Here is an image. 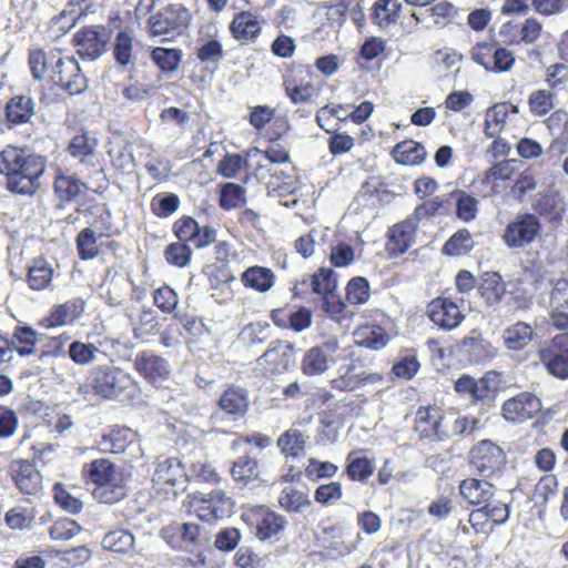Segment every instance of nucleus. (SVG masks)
I'll return each mask as SVG.
<instances>
[{"instance_id":"1","label":"nucleus","mask_w":568,"mask_h":568,"mask_svg":"<svg viewBox=\"0 0 568 568\" xmlns=\"http://www.w3.org/2000/svg\"><path fill=\"white\" fill-rule=\"evenodd\" d=\"M134 385L131 375L112 363L93 366L87 381L79 385L78 394L84 399L97 395L103 399H115Z\"/></svg>"},{"instance_id":"2","label":"nucleus","mask_w":568,"mask_h":568,"mask_svg":"<svg viewBox=\"0 0 568 568\" xmlns=\"http://www.w3.org/2000/svg\"><path fill=\"white\" fill-rule=\"evenodd\" d=\"M468 460L483 478H493L501 475L507 457L498 444L490 439H481L470 448Z\"/></svg>"},{"instance_id":"3","label":"nucleus","mask_w":568,"mask_h":568,"mask_svg":"<svg viewBox=\"0 0 568 568\" xmlns=\"http://www.w3.org/2000/svg\"><path fill=\"white\" fill-rule=\"evenodd\" d=\"M514 160H503L487 169L483 176L475 181L477 195L481 199L506 197L515 174Z\"/></svg>"},{"instance_id":"4","label":"nucleus","mask_w":568,"mask_h":568,"mask_svg":"<svg viewBox=\"0 0 568 568\" xmlns=\"http://www.w3.org/2000/svg\"><path fill=\"white\" fill-rule=\"evenodd\" d=\"M445 419V410L439 405H420L415 413L413 429L420 440L442 442L449 437Z\"/></svg>"},{"instance_id":"5","label":"nucleus","mask_w":568,"mask_h":568,"mask_svg":"<svg viewBox=\"0 0 568 568\" xmlns=\"http://www.w3.org/2000/svg\"><path fill=\"white\" fill-rule=\"evenodd\" d=\"M185 507L199 520L211 523L229 513L232 501L222 490H212L209 494L195 493L189 495Z\"/></svg>"},{"instance_id":"6","label":"nucleus","mask_w":568,"mask_h":568,"mask_svg":"<svg viewBox=\"0 0 568 568\" xmlns=\"http://www.w3.org/2000/svg\"><path fill=\"white\" fill-rule=\"evenodd\" d=\"M542 232L535 213H518L505 227L501 239L509 248H521L534 243Z\"/></svg>"},{"instance_id":"7","label":"nucleus","mask_w":568,"mask_h":568,"mask_svg":"<svg viewBox=\"0 0 568 568\" xmlns=\"http://www.w3.org/2000/svg\"><path fill=\"white\" fill-rule=\"evenodd\" d=\"M470 59L486 71L494 73L511 70L516 61L514 52L496 41L477 42L470 49Z\"/></svg>"},{"instance_id":"8","label":"nucleus","mask_w":568,"mask_h":568,"mask_svg":"<svg viewBox=\"0 0 568 568\" xmlns=\"http://www.w3.org/2000/svg\"><path fill=\"white\" fill-rule=\"evenodd\" d=\"M345 351L336 336H328L320 345L312 346L304 353L301 371L306 376L322 375L327 371L329 363H336V356Z\"/></svg>"},{"instance_id":"9","label":"nucleus","mask_w":568,"mask_h":568,"mask_svg":"<svg viewBox=\"0 0 568 568\" xmlns=\"http://www.w3.org/2000/svg\"><path fill=\"white\" fill-rule=\"evenodd\" d=\"M498 382L495 372H487L478 379L464 374L455 382L454 389L459 396L469 398L471 404L484 403L494 399Z\"/></svg>"},{"instance_id":"10","label":"nucleus","mask_w":568,"mask_h":568,"mask_svg":"<svg viewBox=\"0 0 568 568\" xmlns=\"http://www.w3.org/2000/svg\"><path fill=\"white\" fill-rule=\"evenodd\" d=\"M189 20V11L182 4H170L150 18V32L173 38L186 29Z\"/></svg>"},{"instance_id":"11","label":"nucleus","mask_w":568,"mask_h":568,"mask_svg":"<svg viewBox=\"0 0 568 568\" xmlns=\"http://www.w3.org/2000/svg\"><path fill=\"white\" fill-rule=\"evenodd\" d=\"M98 445L104 453L123 454L130 458H136L142 454L138 433L125 426L110 429L102 435Z\"/></svg>"},{"instance_id":"12","label":"nucleus","mask_w":568,"mask_h":568,"mask_svg":"<svg viewBox=\"0 0 568 568\" xmlns=\"http://www.w3.org/2000/svg\"><path fill=\"white\" fill-rule=\"evenodd\" d=\"M50 78L71 95L80 94L88 88V80L73 57L58 58Z\"/></svg>"},{"instance_id":"13","label":"nucleus","mask_w":568,"mask_h":568,"mask_svg":"<svg viewBox=\"0 0 568 568\" xmlns=\"http://www.w3.org/2000/svg\"><path fill=\"white\" fill-rule=\"evenodd\" d=\"M109 39L110 32L105 27L88 26L74 34L73 42L81 58L95 60L105 51Z\"/></svg>"},{"instance_id":"14","label":"nucleus","mask_w":568,"mask_h":568,"mask_svg":"<svg viewBox=\"0 0 568 568\" xmlns=\"http://www.w3.org/2000/svg\"><path fill=\"white\" fill-rule=\"evenodd\" d=\"M542 408L540 398L531 392H521L506 399L501 405L503 417L513 423L534 418Z\"/></svg>"},{"instance_id":"15","label":"nucleus","mask_w":568,"mask_h":568,"mask_svg":"<svg viewBox=\"0 0 568 568\" xmlns=\"http://www.w3.org/2000/svg\"><path fill=\"white\" fill-rule=\"evenodd\" d=\"M45 170V159L41 155L24 154L17 178L8 181L10 191L20 194H30L36 191L37 181Z\"/></svg>"},{"instance_id":"16","label":"nucleus","mask_w":568,"mask_h":568,"mask_svg":"<svg viewBox=\"0 0 568 568\" xmlns=\"http://www.w3.org/2000/svg\"><path fill=\"white\" fill-rule=\"evenodd\" d=\"M428 318L443 329H454L462 324L465 315L460 305L445 296L433 298L426 306Z\"/></svg>"},{"instance_id":"17","label":"nucleus","mask_w":568,"mask_h":568,"mask_svg":"<svg viewBox=\"0 0 568 568\" xmlns=\"http://www.w3.org/2000/svg\"><path fill=\"white\" fill-rule=\"evenodd\" d=\"M135 371L149 383L161 386L169 379L171 367L168 361L152 351H140L133 362Z\"/></svg>"},{"instance_id":"18","label":"nucleus","mask_w":568,"mask_h":568,"mask_svg":"<svg viewBox=\"0 0 568 568\" xmlns=\"http://www.w3.org/2000/svg\"><path fill=\"white\" fill-rule=\"evenodd\" d=\"M509 506L505 503L489 501L479 508L473 509L468 516V523L475 532H488L498 525L506 523L509 518Z\"/></svg>"},{"instance_id":"19","label":"nucleus","mask_w":568,"mask_h":568,"mask_svg":"<svg viewBox=\"0 0 568 568\" xmlns=\"http://www.w3.org/2000/svg\"><path fill=\"white\" fill-rule=\"evenodd\" d=\"M153 481L161 489L174 495L185 488L187 481L186 467L176 458H165L158 463Z\"/></svg>"},{"instance_id":"20","label":"nucleus","mask_w":568,"mask_h":568,"mask_svg":"<svg viewBox=\"0 0 568 568\" xmlns=\"http://www.w3.org/2000/svg\"><path fill=\"white\" fill-rule=\"evenodd\" d=\"M549 132L555 135L547 148L550 158H560L568 152V112L564 109L552 111L544 121Z\"/></svg>"},{"instance_id":"21","label":"nucleus","mask_w":568,"mask_h":568,"mask_svg":"<svg viewBox=\"0 0 568 568\" xmlns=\"http://www.w3.org/2000/svg\"><path fill=\"white\" fill-rule=\"evenodd\" d=\"M241 518L250 529H256V532H280L285 529L286 525L283 516L263 506L246 508Z\"/></svg>"},{"instance_id":"22","label":"nucleus","mask_w":568,"mask_h":568,"mask_svg":"<svg viewBox=\"0 0 568 568\" xmlns=\"http://www.w3.org/2000/svg\"><path fill=\"white\" fill-rule=\"evenodd\" d=\"M294 345L286 341H273L257 358V364L265 366L268 373H283L293 362Z\"/></svg>"},{"instance_id":"23","label":"nucleus","mask_w":568,"mask_h":568,"mask_svg":"<svg viewBox=\"0 0 568 568\" xmlns=\"http://www.w3.org/2000/svg\"><path fill=\"white\" fill-rule=\"evenodd\" d=\"M12 479L24 495L38 496L43 489L40 471L28 460H17L11 466Z\"/></svg>"},{"instance_id":"24","label":"nucleus","mask_w":568,"mask_h":568,"mask_svg":"<svg viewBox=\"0 0 568 568\" xmlns=\"http://www.w3.org/2000/svg\"><path fill=\"white\" fill-rule=\"evenodd\" d=\"M337 287L336 274L331 268H320L313 275H304L302 281L294 285L295 295L305 293L308 288L322 297Z\"/></svg>"},{"instance_id":"25","label":"nucleus","mask_w":568,"mask_h":568,"mask_svg":"<svg viewBox=\"0 0 568 568\" xmlns=\"http://www.w3.org/2000/svg\"><path fill=\"white\" fill-rule=\"evenodd\" d=\"M84 306L85 303L81 298H72L63 304L54 305L48 316L42 318L41 324L47 328L72 324L82 315Z\"/></svg>"},{"instance_id":"26","label":"nucleus","mask_w":568,"mask_h":568,"mask_svg":"<svg viewBox=\"0 0 568 568\" xmlns=\"http://www.w3.org/2000/svg\"><path fill=\"white\" fill-rule=\"evenodd\" d=\"M458 490L469 505L481 507L493 499L496 488L485 479L468 477L459 483Z\"/></svg>"},{"instance_id":"27","label":"nucleus","mask_w":568,"mask_h":568,"mask_svg":"<svg viewBox=\"0 0 568 568\" xmlns=\"http://www.w3.org/2000/svg\"><path fill=\"white\" fill-rule=\"evenodd\" d=\"M518 113V106L510 102L495 103L485 113L483 133L486 138H497L505 130L509 114Z\"/></svg>"},{"instance_id":"28","label":"nucleus","mask_w":568,"mask_h":568,"mask_svg":"<svg viewBox=\"0 0 568 568\" xmlns=\"http://www.w3.org/2000/svg\"><path fill=\"white\" fill-rule=\"evenodd\" d=\"M44 557L54 561L61 568H71L84 564L91 556V551L85 546L72 548H59L48 546L42 551Z\"/></svg>"},{"instance_id":"29","label":"nucleus","mask_w":568,"mask_h":568,"mask_svg":"<svg viewBox=\"0 0 568 568\" xmlns=\"http://www.w3.org/2000/svg\"><path fill=\"white\" fill-rule=\"evenodd\" d=\"M480 298L488 305L495 306L500 303L506 293V284L498 272H484L477 285Z\"/></svg>"},{"instance_id":"30","label":"nucleus","mask_w":568,"mask_h":568,"mask_svg":"<svg viewBox=\"0 0 568 568\" xmlns=\"http://www.w3.org/2000/svg\"><path fill=\"white\" fill-rule=\"evenodd\" d=\"M250 406L248 392L245 388L227 387L219 399V407L234 418L244 416Z\"/></svg>"},{"instance_id":"31","label":"nucleus","mask_w":568,"mask_h":568,"mask_svg":"<svg viewBox=\"0 0 568 568\" xmlns=\"http://www.w3.org/2000/svg\"><path fill=\"white\" fill-rule=\"evenodd\" d=\"M537 355L548 374L559 379L568 378V354L548 343L538 349Z\"/></svg>"},{"instance_id":"32","label":"nucleus","mask_w":568,"mask_h":568,"mask_svg":"<svg viewBox=\"0 0 568 568\" xmlns=\"http://www.w3.org/2000/svg\"><path fill=\"white\" fill-rule=\"evenodd\" d=\"M534 327L524 321H517L504 329L503 342L507 349L519 352L525 349L535 338Z\"/></svg>"},{"instance_id":"33","label":"nucleus","mask_w":568,"mask_h":568,"mask_svg":"<svg viewBox=\"0 0 568 568\" xmlns=\"http://www.w3.org/2000/svg\"><path fill=\"white\" fill-rule=\"evenodd\" d=\"M36 114V102L24 94L13 95L6 105V115L12 124H23L31 121Z\"/></svg>"},{"instance_id":"34","label":"nucleus","mask_w":568,"mask_h":568,"mask_svg":"<svg viewBox=\"0 0 568 568\" xmlns=\"http://www.w3.org/2000/svg\"><path fill=\"white\" fill-rule=\"evenodd\" d=\"M54 270L44 258H36L28 266L27 282L33 291H44L52 287Z\"/></svg>"},{"instance_id":"35","label":"nucleus","mask_w":568,"mask_h":568,"mask_svg":"<svg viewBox=\"0 0 568 568\" xmlns=\"http://www.w3.org/2000/svg\"><path fill=\"white\" fill-rule=\"evenodd\" d=\"M102 288L105 291L108 303L116 306L122 304L129 291L134 288V285L126 276L118 273L111 275L108 272Z\"/></svg>"},{"instance_id":"36","label":"nucleus","mask_w":568,"mask_h":568,"mask_svg":"<svg viewBox=\"0 0 568 568\" xmlns=\"http://www.w3.org/2000/svg\"><path fill=\"white\" fill-rule=\"evenodd\" d=\"M393 158L402 165H419L426 158V150L419 142L405 140L393 146Z\"/></svg>"},{"instance_id":"37","label":"nucleus","mask_w":568,"mask_h":568,"mask_svg":"<svg viewBox=\"0 0 568 568\" xmlns=\"http://www.w3.org/2000/svg\"><path fill=\"white\" fill-rule=\"evenodd\" d=\"M475 247V241L469 230H457L443 245L442 253L450 257L468 255Z\"/></svg>"},{"instance_id":"38","label":"nucleus","mask_w":568,"mask_h":568,"mask_svg":"<svg viewBox=\"0 0 568 568\" xmlns=\"http://www.w3.org/2000/svg\"><path fill=\"white\" fill-rule=\"evenodd\" d=\"M532 209L539 216L547 219L550 223L561 222L565 212L564 205L556 193L540 194L534 202Z\"/></svg>"},{"instance_id":"39","label":"nucleus","mask_w":568,"mask_h":568,"mask_svg":"<svg viewBox=\"0 0 568 568\" xmlns=\"http://www.w3.org/2000/svg\"><path fill=\"white\" fill-rule=\"evenodd\" d=\"M230 29L234 38L246 42L257 37L261 24L251 12H241L233 19Z\"/></svg>"},{"instance_id":"40","label":"nucleus","mask_w":568,"mask_h":568,"mask_svg":"<svg viewBox=\"0 0 568 568\" xmlns=\"http://www.w3.org/2000/svg\"><path fill=\"white\" fill-rule=\"evenodd\" d=\"M308 436L300 429L290 428L278 437L277 446L286 457H297L304 452Z\"/></svg>"},{"instance_id":"41","label":"nucleus","mask_w":568,"mask_h":568,"mask_svg":"<svg viewBox=\"0 0 568 568\" xmlns=\"http://www.w3.org/2000/svg\"><path fill=\"white\" fill-rule=\"evenodd\" d=\"M243 284L258 292H267L274 285V274L270 268L252 266L243 272Z\"/></svg>"},{"instance_id":"42","label":"nucleus","mask_w":568,"mask_h":568,"mask_svg":"<svg viewBox=\"0 0 568 568\" xmlns=\"http://www.w3.org/2000/svg\"><path fill=\"white\" fill-rule=\"evenodd\" d=\"M9 342L13 352L21 356H30L34 354L38 343L37 332L30 326H17Z\"/></svg>"},{"instance_id":"43","label":"nucleus","mask_w":568,"mask_h":568,"mask_svg":"<svg viewBox=\"0 0 568 568\" xmlns=\"http://www.w3.org/2000/svg\"><path fill=\"white\" fill-rule=\"evenodd\" d=\"M449 196L455 200L457 219L470 222L478 214V200L464 190H454Z\"/></svg>"},{"instance_id":"44","label":"nucleus","mask_w":568,"mask_h":568,"mask_svg":"<svg viewBox=\"0 0 568 568\" xmlns=\"http://www.w3.org/2000/svg\"><path fill=\"white\" fill-rule=\"evenodd\" d=\"M556 93L547 89H538L528 95V109L534 116L542 118L550 114L555 106Z\"/></svg>"},{"instance_id":"45","label":"nucleus","mask_w":568,"mask_h":568,"mask_svg":"<svg viewBox=\"0 0 568 568\" xmlns=\"http://www.w3.org/2000/svg\"><path fill=\"white\" fill-rule=\"evenodd\" d=\"M126 495L128 487L121 477H118L104 485L97 486L93 490V497L103 504L119 503Z\"/></svg>"},{"instance_id":"46","label":"nucleus","mask_w":568,"mask_h":568,"mask_svg":"<svg viewBox=\"0 0 568 568\" xmlns=\"http://www.w3.org/2000/svg\"><path fill=\"white\" fill-rule=\"evenodd\" d=\"M416 225L410 221H404L393 225V255L405 253L413 244Z\"/></svg>"},{"instance_id":"47","label":"nucleus","mask_w":568,"mask_h":568,"mask_svg":"<svg viewBox=\"0 0 568 568\" xmlns=\"http://www.w3.org/2000/svg\"><path fill=\"white\" fill-rule=\"evenodd\" d=\"M285 174V180L280 182L281 176L278 172H271V180L267 183L268 194L277 197L292 195L297 190V179L295 170L290 168V172H282Z\"/></svg>"},{"instance_id":"48","label":"nucleus","mask_w":568,"mask_h":568,"mask_svg":"<svg viewBox=\"0 0 568 568\" xmlns=\"http://www.w3.org/2000/svg\"><path fill=\"white\" fill-rule=\"evenodd\" d=\"M103 234H97L91 227L83 229L77 236V248L81 260H92L99 254L98 241Z\"/></svg>"},{"instance_id":"49","label":"nucleus","mask_w":568,"mask_h":568,"mask_svg":"<svg viewBox=\"0 0 568 568\" xmlns=\"http://www.w3.org/2000/svg\"><path fill=\"white\" fill-rule=\"evenodd\" d=\"M374 471L372 462L361 456L358 452H351L347 456L346 473L353 480L364 481Z\"/></svg>"},{"instance_id":"50","label":"nucleus","mask_w":568,"mask_h":568,"mask_svg":"<svg viewBox=\"0 0 568 568\" xmlns=\"http://www.w3.org/2000/svg\"><path fill=\"white\" fill-rule=\"evenodd\" d=\"M24 151L14 146H7L0 153V173L11 178H17L19 170H21V162L24 156Z\"/></svg>"},{"instance_id":"51","label":"nucleus","mask_w":568,"mask_h":568,"mask_svg":"<svg viewBox=\"0 0 568 568\" xmlns=\"http://www.w3.org/2000/svg\"><path fill=\"white\" fill-rule=\"evenodd\" d=\"M182 51L179 49H168L158 47L151 52L152 61L165 72L175 71L182 60Z\"/></svg>"},{"instance_id":"52","label":"nucleus","mask_w":568,"mask_h":568,"mask_svg":"<svg viewBox=\"0 0 568 568\" xmlns=\"http://www.w3.org/2000/svg\"><path fill=\"white\" fill-rule=\"evenodd\" d=\"M428 11L434 24L440 28L452 24L459 14V8L447 0L433 4Z\"/></svg>"},{"instance_id":"53","label":"nucleus","mask_w":568,"mask_h":568,"mask_svg":"<svg viewBox=\"0 0 568 568\" xmlns=\"http://www.w3.org/2000/svg\"><path fill=\"white\" fill-rule=\"evenodd\" d=\"M99 348L91 344L80 341H74L69 345L68 355L71 361L81 366L89 365L97 359Z\"/></svg>"},{"instance_id":"54","label":"nucleus","mask_w":568,"mask_h":568,"mask_svg":"<svg viewBox=\"0 0 568 568\" xmlns=\"http://www.w3.org/2000/svg\"><path fill=\"white\" fill-rule=\"evenodd\" d=\"M389 183L386 178L379 175L371 176L361 187L359 194L363 196L375 197L382 203L389 202Z\"/></svg>"},{"instance_id":"55","label":"nucleus","mask_w":568,"mask_h":568,"mask_svg":"<svg viewBox=\"0 0 568 568\" xmlns=\"http://www.w3.org/2000/svg\"><path fill=\"white\" fill-rule=\"evenodd\" d=\"M284 88L287 97L294 104L308 102L315 92L312 83H297L291 75L285 77Z\"/></svg>"},{"instance_id":"56","label":"nucleus","mask_w":568,"mask_h":568,"mask_svg":"<svg viewBox=\"0 0 568 568\" xmlns=\"http://www.w3.org/2000/svg\"><path fill=\"white\" fill-rule=\"evenodd\" d=\"M420 363L417 359L416 352L412 349L393 363V375L409 381L418 373Z\"/></svg>"},{"instance_id":"57","label":"nucleus","mask_w":568,"mask_h":568,"mask_svg":"<svg viewBox=\"0 0 568 568\" xmlns=\"http://www.w3.org/2000/svg\"><path fill=\"white\" fill-rule=\"evenodd\" d=\"M199 60L206 64V68L214 70L223 58V48L217 40H207L197 48Z\"/></svg>"},{"instance_id":"58","label":"nucleus","mask_w":568,"mask_h":568,"mask_svg":"<svg viewBox=\"0 0 568 568\" xmlns=\"http://www.w3.org/2000/svg\"><path fill=\"white\" fill-rule=\"evenodd\" d=\"M33 519V509L28 507L18 506L6 514V523L10 529H30Z\"/></svg>"},{"instance_id":"59","label":"nucleus","mask_w":568,"mask_h":568,"mask_svg":"<svg viewBox=\"0 0 568 568\" xmlns=\"http://www.w3.org/2000/svg\"><path fill=\"white\" fill-rule=\"evenodd\" d=\"M82 186L83 183L72 175L60 174L54 181L55 193L63 201H70L75 197Z\"/></svg>"},{"instance_id":"60","label":"nucleus","mask_w":568,"mask_h":568,"mask_svg":"<svg viewBox=\"0 0 568 568\" xmlns=\"http://www.w3.org/2000/svg\"><path fill=\"white\" fill-rule=\"evenodd\" d=\"M89 476L97 486L104 485L118 478L113 464L108 459L93 460L90 465Z\"/></svg>"},{"instance_id":"61","label":"nucleus","mask_w":568,"mask_h":568,"mask_svg":"<svg viewBox=\"0 0 568 568\" xmlns=\"http://www.w3.org/2000/svg\"><path fill=\"white\" fill-rule=\"evenodd\" d=\"M369 298V284L365 277L352 278L346 286V300L349 304H364Z\"/></svg>"},{"instance_id":"62","label":"nucleus","mask_w":568,"mask_h":568,"mask_svg":"<svg viewBox=\"0 0 568 568\" xmlns=\"http://www.w3.org/2000/svg\"><path fill=\"white\" fill-rule=\"evenodd\" d=\"M159 322L153 310H144L139 315V322L133 327V335L136 339L143 341L148 335H153L159 331Z\"/></svg>"},{"instance_id":"63","label":"nucleus","mask_w":568,"mask_h":568,"mask_svg":"<svg viewBox=\"0 0 568 568\" xmlns=\"http://www.w3.org/2000/svg\"><path fill=\"white\" fill-rule=\"evenodd\" d=\"M280 504L290 511H303L310 505V499L305 493L290 487L282 491Z\"/></svg>"},{"instance_id":"64","label":"nucleus","mask_w":568,"mask_h":568,"mask_svg":"<svg viewBox=\"0 0 568 568\" xmlns=\"http://www.w3.org/2000/svg\"><path fill=\"white\" fill-rule=\"evenodd\" d=\"M234 480H248L257 477V462L250 456L239 457L232 467Z\"/></svg>"}]
</instances>
